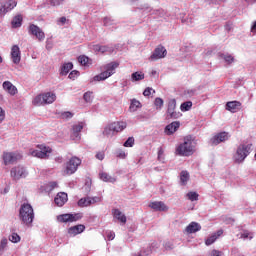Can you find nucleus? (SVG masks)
<instances>
[{"label":"nucleus","mask_w":256,"mask_h":256,"mask_svg":"<svg viewBox=\"0 0 256 256\" xmlns=\"http://www.w3.org/2000/svg\"><path fill=\"white\" fill-rule=\"evenodd\" d=\"M56 99H57V95H55V93L46 92V93L37 95L33 99L32 103L36 107H41L42 105H51V103H55Z\"/></svg>","instance_id":"nucleus-5"},{"label":"nucleus","mask_w":256,"mask_h":256,"mask_svg":"<svg viewBox=\"0 0 256 256\" xmlns=\"http://www.w3.org/2000/svg\"><path fill=\"white\" fill-rule=\"evenodd\" d=\"M67 23H69V20L65 16H62L56 20V24L59 27H63V25H67Z\"/></svg>","instance_id":"nucleus-46"},{"label":"nucleus","mask_w":256,"mask_h":256,"mask_svg":"<svg viewBox=\"0 0 256 256\" xmlns=\"http://www.w3.org/2000/svg\"><path fill=\"white\" fill-rule=\"evenodd\" d=\"M79 165H81V159L79 157H72L67 163L66 168L64 170V175H73V173L77 172L79 169Z\"/></svg>","instance_id":"nucleus-8"},{"label":"nucleus","mask_w":256,"mask_h":256,"mask_svg":"<svg viewBox=\"0 0 256 256\" xmlns=\"http://www.w3.org/2000/svg\"><path fill=\"white\" fill-rule=\"evenodd\" d=\"M253 144L251 143H242L237 149L236 153L233 156L235 163H243L247 157L251 154Z\"/></svg>","instance_id":"nucleus-3"},{"label":"nucleus","mask_w":256,"mask_h":256,"mask_svg":"<svg viewBox=\"0 0 256 256\" xmlns=\"http://www.w3.org/2000/svg\"><path fill=\"white\" fill-rule=\"evenodd\" d=\"M103 23L105 27H111V25H115V20L111 17H105Z\"/></svg>","instance_id":"nucleus-49"},{"label":"nucleus","mask_w":256,"mask_h":256,"mask_svg":"<svg viewBox=\"0 0 256 256\" xmlns=\"http://www.w3.org/2000/svg\"><path fill=\"white\" fill-rule=\"evenodd\" d=\"M192 107H193V102L187 101V102H183L181 104L180 110L183 111V112L190 111Z\"/></svg>","instance_id":"nucleus-40"},{"label":"nucleus","mask_w":256,"mask_h":256,"mask_svg":"<svg viewBox=\"0 0 256 256\" xmlns=\"http://www.w3.org/2000/svg\"><path fill=\"white\" fill-rule=\"evenodd\" d=\"M83 99L85 103H93V99H94L93 92L92 91L85 92L83 95Z\"/></svg>","instance_id":"nucleus-39"},{"label":"nucleus","mask_w":256,"mask_h":256,"mask_svg":"<svg viewBox=\"0 0 256 256\" xmlns=\"http://www.w3.org/2000/svg\"><path fill=\"white\" fill-rule=\"evenodd\" d=\"M78 62L80 65H83L84 67H87L89 65V57L83 55L78 57Z\"/></svg>","instance_id":"nucleus-45"},{"label":"nucleus","mask_w":256,"mask_h":256,"mask_svg":"<svg viewBox=\"0 0 256 256\" xmlns=\"http://www.w3.org/2000/svg\"><path fill=\"white\" fill-rule=\"evenodd\" d=\"M179 127H181V123L179 121H174L171 124H168L165 127L166 135H173V133H175Z\"/></svg>","instance_id":"nucleus-23"},{"label":"nucleus","mask_w":256,"mask_h":256,"mask_svg":"<svg viewBox=\"0 0 256 256\" xmlns=\"http://www.w3.org/2000/svg\"><path fill=\"white\" fill-rule=\"evenodd\" d=\"M186 197L189 199V201H199V194L197 192H188Z\"/></svg>","instance_id":"nucleus-43"},{"label":"nucleus","mask_w":256,"mask_h":256,"mask_svg":"<svg viewBox=\"0 0 256 256\" xmlns=\"http://www.w3.org/2000/svg\"><path fill=\"white\" fill-rule=\"evenodd\" d=\"M83 219V213H74V214H61L57 216V221L59 223H75Z\"/></svg>","instance_id":"nucleus-10"},{"label":"nucleus","mask_w":256,"mask_h":256,"mask_svg":"<svg viewBox=\"0 0 256 256\" xmlns=\"http://www.w3.org/2000/svg\"><path fill=\"white\" fill-rule=\"evenodd\" d=\"M88 199H89L90 206L95 205V203H101L103 201V198L101 196H94V197L88 196Z\"/></svg>","instance_id":"nucleus-44"},{"label":"nucleus","mask_w":256,"mask_h":256,"mask_svg":"<svg viewBox=\"0 0 256 256\" xmlns=\"http://www.w3.org/2000/svg\"><path fill=\"white\" fill-rule=\"evenodd\" d=\"M99 178L101 181H104L105 183H115L117 179L111 175H109L107 172H100Z\"/></svg>","instance_id":"nucleus-29"},{"label":"nucleus","mask_w":256,"mask_h":256,"mask_svg":"<svg viewBox=\"0 0 256 256\" xmlns=\"http://www.w3.org/2000/svg\"><path fill=\"white\" fill-rule=\"evenodd\" d=\"M10 55L14 65L21 63V48H19V45H13L11 47Z\"/></svg>","instance_id":"nucleus-14"},{"label":"nucleus","mask_w":256,"mask_h":256,"mask_svg":"<svg viewBox=\"0 0 256 256\" xmlns=\"http://www.w3.org/2000/svg\"><path fill=\"white\" fill-rule=\"evenodd\" d=\"M211 256H223V252L219 250H212Z\"/></svg>","instance_id":"nucleus-63"},{"label":"nucleus","mask_w":256,"mask_h":256,"mask_svg":"<svg viewBox=\"0 0 256 256\" xmlns=\"http://www.w3.org/2000/svg\"><path fill=\"white\" fill-rule=\"evenodd\" d=\"M102 133L104 137H113V135H115V130H113L112 124H108L107 126H105Z\"/></svg>","instance_id":"nucleus-36"},{"label":"nucleus","mask_w":256,"mask_h":256,"mask_svg":"<svg viewBox=\"0 0 256 256\" xmlns=\"http://www.w3.org/2000/svg\"><path fill=\"white\" fill-rule=\"evenodd\" d=\"M193 153H195V141L192 136H186L183 143L176 148V154L180 157H191Z\"/></svg>","instance_id":"nucleus-2"},{"label":"nucleus","mask_w":256,"mask_h":256,"mask_svg":"<svg viewBox=\"0 0 256 256\" xmlns=\"http://www.w3.org/2000/svg\"><path fill=\"white\" fill-rule=\"evenodd\" d=\"M164 101L162 98L158 97L154 100V106L156 107L157 111H161L163 109Z\"/></svg>","instance_id":"nucleus-41"},{"label":"nucleus","mask_w":256,"mask_h":256,"mask_svg":"<svg viewBox=\"0 0 256 256\" xmlns=\"http://www.w3.org/2000/svg\"><path fill=\"white\" fill-rule=\"evenodd\" d=\"M177 100L170 99L168 101L167 111H166V118L167 119H179L181 117V112H177Z\"/></svg>","instance_id":"nucleus-9"},{"label":"nucleus","mask_w":256,"mask_h":256,"mask_svg":"<svg viewBox=\"0 0 256 256\" xmlns=\"http://www.w3.org/2000/svg\"><path fill=\"white\" fill-rule=\"evenodd\" d=\"M239 107H241V102L239 101H231L226 104V110L230 111V113H237L239 111Z\"/></svg>","instance_id":"nucleus-25"},{"label":"nucleus","mask_w":256,"mask_h":256,"mask_svg":"<svg viewBox=\"0 0 256 256\" xmlns=\"http://www.w3.org/2000/svg\"><path fill=\"white\" fill-rule=\"evenodd\" d=\"M61 117H62V119H72L73 113H71V112H63L61 114Z\"/></svg>","instance_id":"nucleus-57"},{"label":"nucleus","mask_w":256,"mask_h":256,"mask_svg":"<svg viewBox=\"0 0 256 256\" xmlns=\"http://www.w3.org/2000/svg\"><path fill=\"white\" fill-rule=\"evenodd\" d=\"M28 35H32V37H35L37 41H45V32L35 24H30L28 26Z\"/></svg>","instance_id":"nucleus-11"},{"label":"nucleus","mask_w":256,"mask_h":256,"mask_svg":"<svg viewBox=\"0 0 256 256\" xmlns=\"http://www.w3.org/2000/svg\"><path fill=\"white\" fill-rule=\"evenodd\" d=\"M2 87L11 96L17 95V87L11 81H4Z\"/></svg>","instance_id":"nucleus-20"},{"label":"nucleus","mask_w":256,"mask_h":256,"mask_svg":"<svg viewBox=\"0 0 256 256\" xmlns=\"http://www.w3.org/2000/svg\"><path fill=\"white\" fill-rule=\"evenodd\" d=\"M23 155L19 152H4L3 161L5 165H13L16 161H19Z\"/></svg>","instance_id":"nucleus-12"},{"label":"nucleus","mask_w":256,"mask_h":256,"mask_svg":"<svg viewBox=\"0 0 256 256\" xmlns=\"http://www.w3.org/2000/svg\"><path fill=\"white\" fill-rule=\"evenodd\" d=\"M140 9L143 11V13H151V15H158V17L165 18V16L167 15L165 10L163 9L153 10L151 9V7H149V5H144L140 7Z\"/></svg>","instance_id":"nucleus-16"},{"label":"nucleus","mask_w":256,"mask_h":256,"mask_svg":"<svg viewBox=\"0 0 256 256\" xmlns=\"http://www.w3.org/2000/svg\"><path fill=\"white\" fill-rule=\"evenodd\" d=\"M7 15V12L5 11V7L3 6V2L0 1V17H5Z\"/></svg>","instance_id":"nucleus-58"},{"label":"nucleus","mask_w":256,"mask_h":256,"mask_svg":"<svg viewBox=\"0 0 256 256\" xmlns=\"http://www.w3.org/2000/svg\"><path fill=\"white\" fill-rule=\"evenodd\" d=\"M9 241L12 243H19V241H21V237L17 233H12V235L9 237Z\"/></svg>","instance_id":"nucleus-50"},{"label":"nucleus","mask_w":256,"mask_h":256,"mask_svg":"<svg viewBox=\"0 0 256 256\" xmlns=\"http://www.w3.org/2000/svg\"><path fill=\"white\" fill-rule=\"evenodd\" d=\"M107 239L108 241H113V239H115V232L113 231L107 232Z\"/></svg>","instance_id":"nucleus-61"},{"label":"nucleus","mask_w":256,"mask_h":256,"mask_svg":"<svg viewBox=\"0 0 256 256\" xmlns=\"http://www.w3.org/2000/svg\"><path fill=\"white\" fill-rule=\"evenodd\" d=\"M79 75V71L77 70H73L70 74H69V79H75V77H78Z\"/></svg>","instance_id":"nucleus-62"},{"label":"nucleus","mask_w":256,"mask_h":256,"mask_svg":"<svg viewBox=\"0 0 256 256\" xmlns=\"http://www.w3.org/2000/svg\"><path fill=\"white\" fill-rule=\"evenodd\" d=\"M83 127H85L83 122H79L72 127L71 139H73V141H79L81 139V131H83Z\"/></svg>","instance_id":"nucleus-15"},{"label":"nucleus","mask_w":256,"mask_h":256,"mask_svg":"<svg viewBox=\"0 0 256 256\" xmlns=\"http://www.w3.org/2000/svg\"><path fill=\"white\" fill-rule=\"evenodd\" d=\"M13 29H19L23 25V16L16 15L11 22Z\"/></svg>","instance_id":"nucleus-30"},{"label":"nucleus","mask_w":256,"mask_h":256,"mask_svg":"<svg viewBox=\"0 0 256 256\" xmlns=\"http://www.w3.org/2000/svg\"><path fill=\"white\" fill-rule=\"evenodd\" d=\"M2 5L4 6V11L9 13V11H13L14 8L17 7V1L15 0H1Z\"/></svg>","instance_id":"nucleus-26"},{"label":"nucleus","mask_w":256,"mask_h":256,"mask_svg":"<svg viewBox=\"0 0 256 256\" xmlns=\"http://www.w3.org/2000/svg\"><path fill=\"white\" fill-rule=\"evenodd\" d=\"M240 238L241 239H253V233L249 232V230H244L241 234H240Z\"/></svg>","instance_id":"nucleus-47"},{"label":"nucleus","mask_w":256,"mask_h":256,"mask_svg":"<svg viewBox=\"0 0 256 256\" xmlns=\"http://www.w3.org/2000/svg\"><path fill=\"white\" fill-rule=\"evenodd\" d=\"M67 193L65 192H59L56 197L54 198V202L58 207H63V205L66 204L68 201Z\"/></svg>","instance_id":"nucleus-19"},{"label":"nucleus","mask_w":256,"mask_h":256,"mask_svg":"<svg viewBox=\"0 0 256 256\" xmlns=\"http://www.w3.org/2000/svg\"><path fill=\"white\" fill-rule=\"evenodd\" d=\"M9 249V240L6 237L0 240V255H3L5 251Z\"/></svg>","instance_id":"nucleus-32"},{"label":"nucleus","mask_w":256,"mask_h":256,"mask_svg":"<svg viewBox=\"0 0 256 256\" xmlns=\"http://www.w3.org/2000/svg\"><path fill=\"white\" fill-rule=\"evenodd\" d=\"M182 23H186V25L193 27V18L182 19Z\"/></svg>","instance_id":"nucleus-60"},{"label":"nucleus","mask_w":256,"mask_h":256,"mask_svg":"<svg viewBox=\"0 0 256 256\" xmlns=\"http://www.w3.org/2000/svg\"><path fill=\"white\" fill-rule=\"evenodd\" d=\"M116 157H118V159H127V153L124 150H117L116 151Z\"/></svg>","instance_id":"nucleus-51"},{"label":"nucleus","mask_w":256,"mask_h":256,"mask_svg":"<svg viewBox=\"0 0 256 256\" xmlns=\"http://www.w3.org/2000/svg\"><path fill=\"white\" fill-rule=\"evenodd\" d=\"M153 91V93H155V90H153V88L151 87H147L144 92H143V95L144 97H149V95H151V92Z\"/></svg>","instance_id":"nucleus-56"},{"label":"nucleus","mask_w":256,"mask_h":256,"mask_svg":"<svg viewBox=\"0 0 256 256\" xmlns=\"http://www.w3.org/2000/svg\"><path fill=\"white\" fill-rule=\"evenodd\" d=\"M71 69H73V63L71 62L64 63L61 67L60 75H68Z\"/></svg>","instance_id":"nucleus-35"},{"label":"nucleus","mask_w":256,"mask_h":256,"mask_svg":"<svg viewBox=\"0 0 256 256\" xmlns=\"http://www.w3.org/2000/svg\"><path fill=\"white\" fill-rule=\"evenodd\" d=\"M229 139V133L221 132L211 138L212 145H219V143H223Z\"/></svg>","instance_id":"nucleus-17"},{"label":"nucleus","mask_w":256,"mask_h":256,"mask_svg":"<svg viewBox=\"0 0 256 256\" xmlns=\"http://www.w3.org/2000/svg\"><path fill=\"white\" fill-rule=\"evenodd\" d=\"M94 50L98 51L99 53H113V46L95 45Z\"/></svg>","instance_id":"nucleus-31"},{"label":"nucleus","mask_w":256,"mask_h":256,"mask_svg":"<svg viewBox=\"0 0 256 256\" xmlns=\"http://www.w3.org/2000/svg\"><path fill=\"white\" fill-rule=\"evenodd\" d=\"M165 151L163 150V147L158 148V161H165V156H164Z\"/></svg>","instance_id":"nucleus-53"},{"label":"nucleus","mask_w":256,"mask_h":256,"mask_svg":"<svg viewBox=\"0 0 256 256\" xmlns=\"http://www.w3.org/2000/svg\"><path fill=\"white\" fill-rule=\"evenodd\" d=\"M119 67V63L111 62L104 66V71L93 77V81H105V79H109L111 75H115V69Z\"/></svg>","instance_id":"nucleus-6"},{"label":"nucleus","mask_w":256,"mask_h":256,"mask_svg":"<svg viewBox=\"0 0 256 256\" xmlns=\"http://www.w3.org/2000/svg\"><path fill=\"white\" fill-rule=\"evenodd\" d=\"M85 231V225L78 224L76 226H72L68 229V235L70 237H76V235H81Z\"/></svg>","instance_id":"nucleus-18"},{"label":"nucleus","mask_w":256,"mask_h":256,"mask_svg":"<svg viewBox=\"0 0 256 256\" xmlns=\"http://www.w3.org/2000/svg\"><path fill=\"white\" fill-rule=\"evenodd\" d=\"M198 231H201V224L197 222H191L186 228L185 233H188V235H191L193 233H197Z\"/></svg>","instance_id":"nucleus-22"},{"label":"nucleus","mask_w":256,"mask_h":256,"mask_svg":"<svg viewBox=\"0 0 256 256\" xmlns=\"http://www.w3.org/2000/svg\"><path fill=\"white\" fill-rule=\"evenodd\" d=\"M189 179H190L189 172L184 170L180 173V184L181 185H187Z\"/></svg>","instance_id":"nucleus-37"},{"label":"nucleus","mask_w":256,"mask_h":256,"mask_svg":"<svg viewBox=\"0 0 256 256\" xmlns=\"http://www.w3.org/2000/svg\"><path fill=\"white\" fill-rule=\"evenodd\" d=\"M251 33H253V35H256V21H254L252 23V26H251Z\"/></svg>","instance_id":"nucleus-64"},{"label":"nucleus","mask_w":256,"mask_h":256,"mask_svg":"<svg viewBox=\"0 0 256 256\" xmlns=\"http://www.w3.org/2000/svg\"><path fill=\"white\" fill-rule=\"evenodd\" d=\"M5 121V110L0 106V125Z\"/></svg>","instance_id":"nucleus-59"},{"label":"nucleus","mask_w":256,"mask_h":256,"mask_svg":"<svg viewBox=\"0 0 256 256\" xmlns=\"http://www.w3.org/2000/svg\"><path fill=\"white\" fill-rule=\"evenodd\" d=\"M141 107V102H139L137 99H132L130 104V111L135 112Z\"/></svg>","instance_id":"nucleus-38"},{"label":"nucleus","mask_w":256,"mask_h":256,"mask_svg":"<svg viewBox=\"0 0 256 256\" xmlns=\"http://www.w3.org/2000/svg\"><path fill=\"white\" fill-rule=\"evenodd\" d=\"M51 153H53V149L45 144H39L36 148H31L28 151V155L37 159H49Z\"/></svg>","instance_id":"nucleus-4"},{"label":"nucleus","mask_w":256,"mask_h":256,"mask_svg":"<svg viewBox=\"0 0 256 256\" xmlns=\"http://www.w3.org/2000/svg\"><path fill=\"white\" fill-rule=\"evenodd\" d=\"M223 235V230H218L217 232L213 233L210 237H208L205 240V245L209 246V245H213L215 241H217V239H219V237H221Z\"/></svg>","instance_id":"nucleus-27"},{"label":"nucleus","mask_w":256,"mask_h":256,"mask_svg":"<svg viewBox=\"0 0 256 256\" xmlns=\"http://www.w3.org/2000/svg\"><path fill=\"white\" fill-rule=\"evenodd\" d=\"M135 145V138L129 137L125 142H124V147H133Z\"/></svg>","instance_id":"nucleus-52"},{"label":"nucleus","mask_w":256,"mask_h":256,"mask_svg":"<svg viewBox=\"0 0 256 256\" xmlns=\"http://www.w3.org/2000/svg\"><path fill=\"white\" fill-rule=\"evenodd\" d=\"M219 57L220 59H223V61H225V63H227L228 65H231V63L235 61V57H233V55L229 53H220Z\"/></svg>","instance_id":"nucleus-33"},{"label":"nucleus","mask_w":256,"mask_h":256,"mask_svg":"<svg viewBox=\"0 0 256 256\" xmlns=\"http://www.w3.org/2000/svg\"><path fill=\"white\" fill-rule=\"evenodd\" d=\"M165 57H167V49H165L164 46L159 45L150 56V61H157L158 59H163Z\"/></svg>","instance_id":"nucleus-13"},{"label":"nucleus","mask_w":256,"mask_h":256,"mask_svg":"<svg viewBox=\"0 0 256 256\" xmlns=\"http://www.w3.org/2000/svg\"><path fill=\"white\" fill-rule=\"evenodd\" d=\"M145 79V74L143 72H134L131 74L132 83H137V81H143Z\"/></svg>","instance_id":"nucleus-34"},{"label":"nucleus","mask_w":256,"mask_h":256,"mask_svg":"<svg viewBox=\"0 0 256 256\" xmlns=\"http://www.w3.org/2000/svg\"><path fill=\"white\" fill-rule=\"evenodd\" d=\"M22 225L26 227H33V221L35 219V212L33 206L29 203H24L20 206L18 215Z\"/></svg>","instance_id":"nucleus-1"},{"label":"nucleus","mask_w":256,"mask_h":256,"mask_svg":"<svg viewBox=\"0 0 256 256\" xmlns=\"http://www.w3.org/2000/svg\"><path fill=\"white\" fill-rule=\"evenodd\" d=\"M96 159H98V161H103V159H105V151L97 152Z\"/></svg>","instance_id":"nucleus-55"},{"label":"nucleus","mask_w":256,"mask_h":256,"mask_svg":"<svg viewBox=\"0 0 256 256\" xmlns=\"http://www.w3.org/2000/svg\"><path fill=\"white\" fill-rule=\"evenodd\" d=\"M56 187H58L57 182H49L46 185L45 191H47L48 193H51V191H53V189H56Z\"/></svg>","instance_id":"nucleus-48"},{"label":"nucleus","mask_w":256,"mask_h":256,"mask_svg":"<svg viewBox=\"0 0 256 256\" xmlns=\"http://www.w3.org/2000/svg\"><path fill=\"white\" fill-rule=\"evenodd\" d=\"M112 215H113L114 219H117V221H119L120 223H123V225H125V223H127V216H125V214H123V212H121V210L113 209Z\"/></svg>","instance_id":"nucleus-24"},{"label":"nucleus","mask_w":256,"mask_h":256,"mask_svg":"<svg viewBox=\"0 0 256 256\" xmlns=\"http://www.w3.org/2000/svg\"><path fill=\"white\" fill-rule=\"evenodd\" d=\"M149 207L154 211H169V206H166L163 201L151 202Z\"/></svg>","instance_id":"nucleus-21"},{"label":"nucleus","mask_w":256,"mask_h":256,"mask_svg":"<svg viewBox=\"0 0 256 256\" xmlns=\"http://www.w3.org/2000/svg\"><path fill=\"white\" fill-rule=\"evenodd\" d=\"M29 171L24 166H14L10 170V177L12 181H21V179H27Z\"/></svg>","instance_id":"nucleus-7"},{"label":"nucleus","mask_w":256,"mask_h":256,"mask_svg":"<svg viewBox=\"0 0 256 256\" xmlns=\"http://www.w3.org/2000/svg\"><path fill=\"white\" fill-rule=\"evenodd\" d=\"M52 7H59L65 0H48Z\"/></svg>","instance_id":"nucleus-54"},{"label":"nucleus","mask_w":256,"mask_h":256,"mask_svg":"<svg viewBox=\"0 0 256 256\" xmlns=\"http://www.w3.org/2000/svg\"><path fill=\"white\" fill-rule=\"evenodd\" d=\"M112 129L114 130V133H121V131H124V129H127V123L126 122H113L111 123Z\"/></svg>","instance_id":"nucleus-28"},{"label":"nucleus","mask_w":256,"mask_h":256,"mask_svg":"<svg viewBox=\"0 0 256 256\" xmlns=\"http://www.w3.org/2000/svg\"><path fill=\"white\" fill-rule=\"evenodd\" d=\"M78 207H90L89 204V196L81 198L78 203H77Z\"/></svg>","instance_id":"nucleus-42"}]
</instances>
